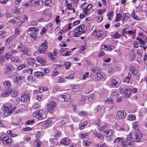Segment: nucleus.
Returning <instances> with one entry per match:
<instances>
[{
	"label": "nucleus",
	"instance_id": "nucleus-1",
	"mask_svg": "<svg viewBox=\"0 0 147 147\" xmlns=\"http://www.w3.org/2000/svg\"><path fill=\"white\" fill-rule=\"evenodd\" d=\"M33 116L36 117L39 120H41L46 117V115L43 110L35 111L33 114Z\"/></svg>",
	"mask_w": 147,
	"mask_h": 147
},
{
	"label": "nucleus",
	"instance_id": "nucleus-2",
	"mask_svg": "<svg viewBox=\"0 0 147 147\" xmlns=\"http://www.w3.org/2000/svg\"><path fill=\"white\" fill-rule=\"evenodd\" d=\"M0 138L3 142L4 144L6 145H10L11 144V139L6 134H3L0 137Z\"/></svg>",
	"mask_w": 147,
	"mask_h": 147
},
{
	"label": "nucleus",
	"instance_id": "nucleus-3",
	"mask_svg": "<svg viewBox=\"0 0 147 147\" xmlns=\"http://www.w3.org/2000/svg\"><path fill=\"white\" fill-rule=\"evenodd\" d=\"M114 142L117 147H119L120 146H122L123 147H127L126 144H125L124 142L123 141L122 138L121 137L116 138L114 140Z\"/></svg>",
	"mask_w": 147,
	"mask_h": 147
},
{
	"label": "nucleus",
	"instance_id": "nucleus-4",
	"mask_svg": "<svg viewBox=\"0 0 147 147\" xmlns=\"http://www.w3.org/2000/svg\"><path fill=\"white\" fill-rule=\"evenodd\" d=\"M47 49V42L45 40L44 42L41 44L39 47L38 51H37L38 53H45V52Z\"/></svg>",
	"mask_w": 147,
	"mask_h": 147
},
{
	"label": "nucleus",
	"instance_id": "nucleus-5",
	"mask_svg": "<svg viewBox=\"0 0 147 147\" xmlns=\"http://www.w3.org/2000/svg\"><path fill=\"white\" fill-rule=\"evenodd\" d=\"M120 80L116 78L111 79L109 82V85L112 87L115 88L119 86Z\"/></svg>",
	"mask_w": 147,
	"mask_h": 147
},
{
	"label": "nucleus",
	"instance_id": "nucleus-6",
	"mask_svg": "<svg viewBox=\"0 0 147 147\" xmlns=\"http://www.w3.org/2000/svg\"><path fill=\"white\" fill-rule=\"evenodd\" d=\"M57 104L55 102H52L48 104L47 106V109L48 111L51 113H53L54 111Z\"/></svg>",
	"mask_w": 147,
	"mask_h": 147
},
{
	"label": "nucleus",
	"instance_id": "nucleus-7",
	"mask_svg": "<svg viewBox=\"0 0 147 147\" xmlns=\"http://www.w3.org/2000/svg\"><path fill=\"white\" fill-rule=\"evenodd\" d=\"M120 91L121 93H124V96L126 98H129L131 95V90L129 88H126L124 91L123 88H120Z\"/></svg>",
	"mask_w": 147,
	"mask_h": 147
},
{
	"label": "nucleus",
	"instance_id": "nucleus-8",
	"mask_svg": "<svg viewBox=\"0 0 147 147\" xmlns=\"http://www.w3.org/2000/svg\"><path fill=\"white\" fill-rule=\"evenodd\" d=\"M103 34V32L98 29L95 30L92 33V34L96 38L102 36Z\"/></svg>",
	"mask_w": 147,
	"mask_h": 147
},
{
	"label": "nucleus",
	"instance_id": "nucleus-9",
	"mask_svg": "<svg viewBox=\"0 0 147 147\" xmlns=\"http://www.w3.org/2000/svg\"><path fill=\"white\" fill-rule=\"evenodd\" d=\"M126 116V113L122 110H119L117 113L116 117L117 119H123Z\"/></svg>",
	"mask_w": 147,
	"mask_h": 147
},
{
	"label": "nucleus",
	"instance_id": "nucleus-10",
	"mask_svg": "<svg viewBox=\"0 0 147 147\" xmlns=\"http://www.w3.org/2000/svg\"><path fill=\"white\" fill-rule=\"evenodd\" d=\"M24 78L23 76H17L14 78L13 81L16 84L18 85H20L21 84Z\"/></svg>",
	"mask_w": 147,
	"mask_h": 147
},
{
	"label": "nucleus",
	"instance_id": "nucleus-11",
	"mask_svg": "<svg viewBox=\"0 0 147 147\" xmlns=\"http://www.w3.org/2000/svg\"><path fill=\"white\" fill-rule=\"evenodd\" d=\"M21 100L22 102H30L29 94L27 92L24 93L22 96Z\"/></svg>",
	"mask_w": 147,
	"mask_h": 147
},
{
	"label": "nucleus",
	"instance_id": "nucleus-12",
	"mask_svg": "<svg viewBox=\"0 0 147 147\" xmlns=\"http://www.w3.org/2000/svg\"><path fill=\"white\" fill-rule=\"evenodd\" d=\"M61 143L65 146H67L70 143V142L68 138H64L60 141Z\"/></svg>",
	"mask_w": 147,
	"mask_h": 147
},
{
	"label": "nucleus",
	"instance_id": "nucleus-13",
	"mask_svg": "<svg viewBox=\"0 0 147 147\" xmlns=\"http://www.w3.org/2000/svg\"><path fill=\"white\" fill-rule=\"evenodd\" d=\"M92 5L91 4H88L87 7L85 8H84L83 9V12L85 14L87 15L89 13L90 9L92 7Z\"/></svg>",
	"mask_w": 147,
	"mask_h": 147
},
{
	"label": "nucleus",
	"instance_id": "nucleus-14",
	"mask_svg": "<svg viewBox=\"0 0 147 147\" xmlns=\"http://www.w3.org/2000/svg\"><path fill=\"white\" fill-rule=\"evenodd\" d=\"M135 140L137 142H140L141 140L140 138L142 137V135L139 132H135Z\"/></svg>",
	"mask_w": 147,
	"mask_h": 147
},
{
	"label": "nucleus",
	"instance_id": "nucleus-15",
	"mask_svg": "<svg viewBox=\"0 0 147 147\" xmlns=\"http://www.w3.org/2000/svg\"><path fill=\"white\" fill-rule=\"evenodd\" d=\"M132 138V133H130L127 136L126 142V144L127 146L128 145H131V144L133 142V140H130Z\"/></svg>",
	"mask_w": 147,
	"mask_h": 147
},
{
	"label": "nucleus",
	"instance_id": "nucleus-16",
	"mask_svg": "<svg viewBox=\"0 0 147 147\" xmlns=\"http://www.w3.org/2000/svg\"><path fill=\"white\" fill-rule=\"evenodd\" d=\"M73 34V36L74 37H77L79 36L82 34L80 30L78 28H76L74 30Z\"/></svg>",
	"mask_w": 147,
	"mask_h": 147
},
{
	"label": "nucleus",
	"instance_id": "nucleus-17",
	"mask_svg": "<svg viewBox=\"0 0 147 147\" xmlns=\"http://www.w3.org/2000/svg\"><path fill=\"white\" fill-rule=\"evenodd\" d=\"M9 90L5 89L2 91L1 96L3 97H6L10 95Z\"/></svg>",
	"mask_w": 147,
	"mask_h": 147
},
{
	"label": "nucleus",
	"instance_id": "nucleus-18",
	"mask_svg": "<svg viewBox=\"0 0 147 147\" xmlns=\"http://www.w3.org/2000/svg\"><path fill=\"white\" fill-rule=\"evenodd\" d=\"M23 73L26 75H32V70L30 68H27L24 69L22 71Z\"/></svg>",
	"mask_w": 147,
	"mask_h": 147
},
{
	"label": "nucleus",
	"instance_id": "nucleus-19",
	"mask_svg": "<svg viewBox=\"0 0 147 147\" xmlns=\"http://www.w3.org/2000/svg\"><path fill=\"white\" fill-rule=\"evenodd\" d=\"M105 77L104 74L102 72H100L95 76V78L97 80H100L102 79Z\"/></svg>",
	"mask_w": 147,
	"mask_h": 147
},
{
	"label": "nucleus",
	"instance_id": "nucleus-20",
	"mask_svg": "<svg viewBox=\"0 0 147 147\" xmlns=\"http://www.w3.org/2000/svg\"><path fill=\"white\" fill-rule=\"evenodd\" d=\"M11 60L12 62L14 63H19L20 62L19 57L17 56L11 57Z\"/></svg>",
	"mask_w": 147,
	"mask_h": 147
},
{
	"label": "nucleus",
	"instance_id": "nucleus-21",
	"mask_svg": "<svg viewBox=\"0 0 147 147\" xmlns=\"http://www.w3.org/2000/svg\"><path fill=\"white\" fill-rule=\"evenodd\" d=\"M12 107V105L11 104L8 105V104H4L2 107V109L4 111H7L10 108Z\"/></svg>",
	"mask_w": 147,
	"mask_h": 147
},
{
	"label": "nucleus",
	"instance_id": "nucleus-22",
	"mask_svg": "<svg viewBox=\"0 0 147 147\" xmlns=\"http://www.w3.org/2000/svg\"><path fill=\"white\" fill-rule=\"evenodd\" d=\"M82 33H84L87 29L86 27L84 24L80 25L77 27Z\"/></svg>",
	"mask_w": 147,
	"mask_h": 147
},
{
	"label": "nucleus",
	"instance_id": "nucleus-23",
	"mask_svg": "<svg viewBox=\"0 0 147 147\" xmlns=\"http://www.w3.org/2000/svg\"><path fill=\"white\" fill-rule=\"evenodd\" d=\"M80 89V86L78 85H72L71 88V90L73 92H77Z\"/></svg>",
	"mask_w": 147,
	"mask_h": 147
},
{
	"label": "nucleus",
	"instance_id": "nucleus-24",
	"mask_svg": "<svg viewBox=\"0 0 147 147\" xmlns=\"http://www.w3.org/2000/svg\"><path fill=\"white\" fill-rule=\"evenodd\" d=\"M36 59L37 61L42 64L44 65L46 63V61L44 58L40 57H37Z\"/></svg>",
	"mask_w": 147,
	"mask_h": 147
},
{
	"label": "nucleus",
	"instance_id": "nucleus-25",
	"mask_svg": "<svg viewBox=\"0 0 147 147\" xmlns=\"http://www.w3.org/2000/svg\"><path fill=\"white\" fill-rule=\"evenodd\" d=\"M93 133L95 137H97L99 139H102L103 138V136L102 134L97 132H94Z\"/></svg>",
	"mask_w": 147,
	"mask_h": 147
},
{
	"label": "nucleus",
	"instance_id": "nucleus-26",
	"mask_svg": "<svg viewBox=\"0 0 147 147\" xmlns=\"http://www.w3.org/2000/svg\"><path fill=\"white\" fill-rule=\"evenodd\" d=\"M4 86L6 88H9L11 86V84L9 80L5 81L3 83Z\"/></svg>",
	"mask_w": 147,
	"mask_h": 147
},
{
	"label": "nucleus",
	"instance_id": "nucleus-27",
	"mask_svg": "<svg viewBox=\"0 0 147 147\" xmlns=\"http://www.w3.org/2000/svg\"><path fill=\"white\" fill-rule=\"evenodd\" d=\"M44 75V74L42 72L37 71L35 73L34 76L37 77H41Z\"/></svg>",
	"mask_w": 147,
	"mask_h": 147
},
{
	"label": "nucleus",
	"instance_id": "nucleus-28",
	"mask_svg": "<svg viewBox=\"0 0 147 147\" xmlns=\"http://www.w3.org/2000/svg\"><path fill=\"white\" fill-rule=\"evenodd\" d=\"M136 40H138L140 44L142 46H145L146 45V42L143 40L141 39L139 37L137 36L136 38Z\"/></svg>",
	"mask_w": 147,
	"mask_h": 147
},
{
	"label": "nucleus",
	"instance_id": "nucleus-29",
	"mask_svg": "<svg viewBox=\"0 0 147 147\" xmlns=\"http://www.w3.org/2000/svg\"><path fill=\"white\" fill-rule=\"evenodd\" d=\"M104 135L106 136H111L113 133V131L111 130H107L104 131Z\"/></svg>",
	"mask_w": 147,
	"mask_h": 147
},
{
	"label": "nucleus",
	"instance_id": "nucleus-30",
	"mask_svg": "<svg viewBox=\"0 0 147 147\" xmlns=\"http://www.w3.org/2000/svg\"><path fill=\"white\" fill-rule=\"evenodd\" d=\"M132 127L134 129L136 130L135 132H139V131L138 130L139 125L136 122H135L133 123Z\"/></svg>",
	"mask_w": 147,
	"mask_h": 147
},
{
	"label": "nucleus",
	"instance_id": "nucleus-31",
	"mask_svg": "<svg viewBox=\"0 0 147 147\" xmlns=\"http://www.w3.org/2000/svg\"><path fill=\"white\" fill-rule=\"evenodd\" d=\"M114 12L112 11H111L109 12L107 14V16L108 17V19L110 20H112V18L113 16Z\"/></svg>",
	"mask_w": 147,
	"mask_h": 147
},
{
	"label": "nucleus",
	"instance_id": "nucleus-32",
	"mask_svg": "<svg viewBox=\"0 0 147 147\" xmlns=\"http://www.w3.org/2000/svg\"><path fill=\"white\" fill-rule=\"evenodd\" d=\"M6 68L7 71H13L15 70V67L11 65H7L6 66Z\"/></svg>",
	"mask_w": 147,
	"mask_h": 147
},
{
	"label": "nucleus",
	"instance_id": "nucleus-33",
	"mask_svg": "<svg viewBox=\"0 0 147 147\" xmlns=\"http://www.w3.org/2000/svg\"><path fill=\"white\" fill-rule=\"evenodd\" d=\"M28 48L23 47H22L21 49V53H23L24 55H28Z\"/></svg>",
	"mask_w": 147,
	"mask_h": 147
},
{
	"label": "nucleus",
	"instance_id": "nucleus-34",
	"mask_svg": "<svg viewBox=\"0 0 147 147\" xmlns=\"http://www.w3.org/2000/svg\"><path fill=\"white\" fill-rule=\"evenodd\" d=\"M10 95H11L13 96H16L17 95V93L16 91L12 89H9Z\"/></svg>",
	"mask_w": 147,
	"mask_h": 147
},
{
	"label": "nucleus",
	"instance_id": "nucleus-35",
	"mask_svg": "<svg viewBox=\"0 0 147 147\" xmlns=\"http://www.w3.org/2000/svg\"><path fill=\"white\" fill-rule=\"evenodd\" d=\"M37 30L38 29L36 27H31L30 28H29L28 30L27 31L29 32H34L35 33H36V32H37Z\"/></svg>",
	"mask_w": 147,
	"mask_h": 147
},
{
	"label": "nucleus",
	"instance_id": "nucleus-36",
	"mask_svg": "<svg viewBox=\"0 0 147 147\" xmlns=\"http://www.w3.org/2000/svg\"><path fill=\"white\" fill-rule=\"evenodd\" d=\"M121 17V15L120 13H118L117 14L115 20V22H117L120 21Z\"/></svg>",
	"mask_w": 147,
	"mask_h": 147
},
{
	"label": "nucleus",
	"instance_id": "nucleus-37",
	"mask_svg": "<svg viewBox=\"0 0 147 147\" xmlns=\"http://www.w3.org/2000/svg\"><path fill=\"white\" fill-rule=\"evenodd\" d=\"M106 9L105 8L100 9L97 11V13L98 14L101 16L106 12Z\"/></svg>",
	"mask_w": 147,
	"mask_h": 147
},
{
	"label": "nucleus",
	"instance_id": "nucleus-38",
	"mask_svg": "<svg viewBox=\"0 0 147 147\" xmlns=\"http://www.w3.org/2000/svg\"><path fill=\"white\" fill-rule=\"evenodd\" d=\"M87 124V122L84 121L80 123L79 125V127L80 129H83V127Z\"/></svg>",
	"mask_w": 147,
	"mask_h": 147
},
{
	"label": "nucleus",
	"instance_id": "nucleus-39",
	"mask_svg": "<svg viewBox=\"0 0 147 147\" xmlns=\"http://www.w3.org/2000/svg\"><path fill=\"white\" fill-rule=\"evenodd\" d=\"M92 72L96 74L100 71V69L97 67H94L92 69Z\"/></svg>",
	"mask_w": 147,
	"mask_h": 147
},
{
	"label": "nucleus",
	"instance_id": "nucleus-40",
	"mask_svg": "<svg viewBox=\"0 0 147 147\" xmlns=\"http://www.w3.org/2000/svg\"><path fill=\"white\" fill-rule=\"evenodd\" d=\"M127 118L128 120L134 121L136 119V117L134 115L132 114L129 115L127 117Z\"/></svg>",
	"mask_w": 147,
	"mask_h": 147
},
{
	"label": "nucleus",
	"instance_id": "nucleus-41",
	"mask_svg": "<svg viewBox=\"0 0 147 147\" xmlns=\"http://www.w3.org/2000/svg\"><path fill=\"white\" fill-rule=\"evenodd\" d=\"M121 36V35L117 32H115L113 35V37L115 39L119 38Z\"/></svg>",
	"mask_w": 147,
	"mask_h": 147
},
{
	"label": "nucleus",
	"instance_id": "nucleus-42",
	"mask_svg": "<svg viewBox=\"0 0 147 147\" xmlns=\"http://www.w3.org/2000/svg\"><path fill=\"white\" fill-rule=\"evenodd\" d=\"M12 112V111L11 110L6 111L4 113V115L5 117H7L9 116Z\"/></svg>",
	"mask_w": 147,
	"mask_h": 147
},
{
	"label": "nucleus",
	"instance_id": "nucleus-43",
	"mask_svg": "<svg viewBox=\"0 0 147 147\" xmlns=\"http://www.w3.org/2000/svg\"><path fill=\"white\" fill-rule=\"evenodd\" d=\"M40 143L41 142L40 140L38 139L36 140L35 141V147H40Z\"/></svg>",
	"mask_w": 147,
	"mask_h": 147
},
{
	"label": "nucleus",
	"instance_id": "nucleus-44",
	"mask_svg": "<svg viewBox=\"0 0 147 147\" xmlns=\"http://www.w3.org/2000/svg\"><path fill=\"white\" fill-rule=\"evenodd\" d=\"M52 124V121L50 120H46L45 123V125L46 127H48Z\"/></svg>",
	"mask_w": 147,
	"mask_h": 147
},
{
	"label": "nucleus",
	"instance_id": "nucleus-45",
	"mask_svg": "<svg viewBox=\"0 0 147 147\" xmlns=\"http://www.w3.org/2000/svg\"><path fill=\"white\" fill-rule=\"evenodd\" d=\"M131 76V73H128V76L125 80V82L127 83H129V82Z\"/></svg>",
	"mask_w": 147,
	"mask_h": 147
},
{
	"label": "nucleus",
	"instance_id": "nucleus-46",
	"mask_svg": "<svg viewBox=\"0 0 147 147\" xmlns=\"http://www.w3.org/2000/svg\"><path fill=\"white\" fill-rule=\"evenodd\" d=\"M64 65L66 66V69H68L70 67L71 65V63L69 61H66L64 63Z\"/></svg>",
	"mask_w": 147,
	"mask_h": 147
},
{
	"label": "nucleus",
	"instance_id": "nucleus-47",
	"mask_svg": "<svg viewBox=\"0 0 147 147\" xmlns=\"http://www.w3.org/2000/svg\"><path fill=\"white\" fill-rule=\"evenodd\" d=\"M30 35L32 38H34L35 40H36V33L32 32L30 34Z\"/></svg>",
	"mask_w": 147,
	"mask_h": 147
},
{
	"label": "nucleus",
	"instance_id": "nucleus-48",
	"mask_svg": "<svg viewBox=\"0 0 147 147\" xmlns=\"http://www.w3.org/2000/svg\"><path fill=\"white\" fill-rule=\"evenodd\" d=\"M27 67V65L26 64H22L19 65L18 67V70H21L22 69Z\"/></svg>",
	"mask_w": 147,
	"mask_h": 147
},
{
	"label": "nucleus",
	"instance_id": "nucleus-49",
	"mask_svg": "<svg viewBox=\"0 0 147 147\" xmlns=\"http://www.w3.org/2000/svg\"><path fill=\"white\" fill-rule=\"evenodd\" d=\"M49 59L52 61H54L56 59L55 57V56L53 54L51 53H49Z\"/></svg>",
	"mask_w": 147,
	"mask_h": 147
},
{
	"label": "nucleus",
	"instance_id": "nucleus-50",
	"mask_svg": "<svg viewBox=\"0 0 147 147\" xmlns=\"http://www.w3.org/2000/svg\"><path fill=\"white\" fill-rule=\"evenodd\" d=\"M101 107L100 105H97L95 107V108L94 110L95 113H97L101 109Z\"/></svg>",
	"mask_w": 147,
	"mask_h": 147
},
{
	"label": "nucleus",
	"instance_id": "nucleus-51",
	"mask_svg": "<svg viewBox=\"0 0 147 147\" xmlns=\"http://www.w3.org/2000/svg\"><path fill=\"white\" fill-rule=\"evenodd\" d=\"M111 96L114 97H117L118 96V93L116 91H113L111 94Z\"/></svg>",
	"mask_w": 147,
	"mask_h": 147
},
{
	"label": "nucleus",
	"instance_id": "nucleus-52",
	"mask_svg": "<svg viewBox=\"0 0 147 147\" xmlns=\"http://www.w3.org/2000/svg\"><path fill=\"white\" fill-rule=\"evenodd\" d=\"M88 135L86 133L80 134L79 135V136L80 138L81 139H84L87 137Z\"/></svg>",
	"mask_w": 147,
	"mask_h": 147
},
{
	"label": "nucleus",
	"instance_id": "nucleus-53",
	"mask_svg": "<svg viewBox=\"0 0 147 147\" xmlns=\"http://www.w3.org/2000/svg\"><path fill=\"white\" fill-rule=\"evenodd\" d=\"M61 100L64 101L65 102H67L68 100V99L66 98L65 95H61Z\"/></svg>",
	"mask_w": 147,
	"mask_h": 147
},
{
	"label": "nucleus",
	"instance_id": "nucleus-54",
	"mask_svg": "<svg viewBox=\"0 0 147 147\" xmlns=\"http://www.w3.org/2000/svg\"><path fill=\"white\" fill-rule=\"evenodd\" d=\"M113 100L111 98H109L107 99L105 101V102L107 104H112L113 102Z\"/></svg>",
	"mask_w": 147,
	"mask_h": 147
},
{
	"label": "nucleus",
	"instance_id": "nucleus-55",
	"mask_svg": "<svg viewBox=\"0 0 147 147\" xmlns=\"http://www.w3.org/2000/svg\"><path fill=\"white\" fill-rule=\"evenodd\" d=\"M94 97V96L93 95H89L88 98L87 99L89 101L91 102L92 101Z\"/></svg>",
	"mask_w": 147,
	"mask_h": 147
},
{
	"label": "nucleus",
	"instance_id": "nucleus-56",
	"mask_svg": "<svg viewBox=\"0 0 147 147\" xmlns=\"http://www.w3.org/2000/svg\"><path fill=\"white\" fill-rule=\"evenodd\" d=\"M32 5V3L30 2H28L27 3H24L23 4V6H25L27 7H30Z\"/></svg>",
	"mask_w": 147,
	"mask_h": 147
},
{
	"label": "nucleus",
	"instance_id": "nucleus-57",
	"mask_svg": "<svg viewBox=\"0 0 147 147\" xmlns=\"http://www.w3.org/2000/svg\"><path fill=\"white\" fill-rule=\"evenodd\" d=\"M114 49V47L112 45H109L106 46V50L111 51Z\"/></svg>",
	"mask_w": 147,
	"mask_h": 147
},
{
	"label": "nucleus",
	"instance_id": "nucleus-58",
	"mask_svg": "<svg viewBox=\"0 0 147 147\" xmlns=\"http://www.w3.org/2000/svg\"><path fill=\"white\" fill-rule=\"evenodd\" d=\"M61 134V131H57V134H55L54 136L55 137V139H57L58 138L60 137Z\"/></svg>",
	"mask_w": 147,
	"mask_h": 147
},
{
	"label": "nucleus",
	"instance_id": "nucleus-59",
	"mask_svg": "<svg viewBox=\"0 0 147 147\" xmlns=\"http://www.w3.org/2000/svg\"><path fill=\"white\" fill-rule=\"evenodd\" d=\"M130 69L133 75L135 76L137 74V71L134 69L133 68H130Z\"/></svg>",
	"mask_w": 147,
	"mask_h": 147
},
{
	"label": "nucleus",
	"instance_id": "nucleus-60",
	"mask_svg": "<svg viewBox=\"0 0 147 147\" xmlns=\"http://www.w3.org/2000/svg\"><path fill=\"white\" fill-rule=\"evenodd\" d=\"M37 6H41L43 5V2L42 0H39L38 1H36Z\"/></svg>",
	"mask_w": 147,
	"mask_h": 147
},
{
	"label": "nucleus",
	"instance_id": "nucleus-61",
	"mask_svg": "<svg viewBox=\"0 0 147 147\" xmlns=\"http://www.w3.org/2000/svg\"><path fill=\"white\" fill-rule=\"evenodd\" d=\"M20 32V30L18 28H16L15 31V34L16 35H18L19 34Z\"/></svg>",
	"mask_w": 147,
	"mask_h": 147
},
{
	"label": "nucleus",
	"instance_id": "nucleus-62",
	"mask_svg": "<svg viewBox=\"0 0 147 147\" xmlns=\"http://www.w3.org/2000/svg\"><path fill=\"white\" fill-rule=\"evenodd\" d=\"M128 34H134L136 33V31L135 30H130L127 31Z\"/></svg>",
	"mask_w": 147,
	"mask_h": 147
},
{
	"label": "nucleus",
	"instance_id": "nucleus-63",
	"mask_svg": "<svg viewBox=\"0 0 147 147\" xmlns=\"http://www.w3.org/2000/svg\"><path fill=\"white\" fill-rule=\"evenodd\" d=\"M41 107V106L38 104H36L34 105L32 107L34 109H36Z\"/></svg>",
	"mask_w": 147,
	"mask_h": 147
},
{
	"label": "nucleus",
	"instance_id": "nucleus-64",
	"mask_svg": "<svg viewBox=\"0 0 147 147\" xmlns=\"http://www.w3.org/2000/svg\"><path fill=\"white\" fill-rule=\"evenodd\" d=\"M83 144L85 146H89L90 145V142L87 140H84L83 142Z\"/></svg>",
	"mask_w": 147,
	"mask_h": 147
}]
</instances>
